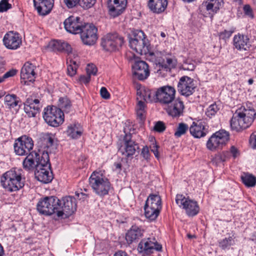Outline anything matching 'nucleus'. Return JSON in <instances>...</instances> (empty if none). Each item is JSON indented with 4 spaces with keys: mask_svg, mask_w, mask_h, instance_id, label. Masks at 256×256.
Listing matches in <instances>:
<instances>
[{
    "mask_svg": "<svg viewBox=\"0 0 256 256\" xmlns=\"http://www.w3.org/2000/svg\"><path fill=\"white\" fill-rule=\"evenodd\" d=\"M230 152L234 158H236L238 154V149L234 146H231Z\"/></svg>",
    "mask_w": 256,
    "mask_h": 256,
    "instance_id": "nucleus-64",
    "label": "nucleus"
},
{
    "mask_svg": "<svg viewBox=\"0 0 256 256\" xmlns=\"http://www.w3.org/2000/svg\"><path fill=\"white\" fill-rule=\"evenodd\" d=\"M79 0H64L65 4L69 8L76 6L78 4H79Z\"/></svg>",
    "mask_w": 256,
    "mask_h": 256,
    "instance_id": "nucleus-50",
    "label": "nucleus"
},
{
    "mask_svg": "<svg viewBox=\"0 0 256 256\" xmlns=\"http://www.w3.org/2000/svg\"><path fill=\"white\" fill-rule=\"evenodd\" d=\"M44 151L38 150V152L32 151L28 153L22 162L24 168L27 170H36V166L40 164L42 160V154Z\"/></svg>",
    "mask_w": 256,
    "mask_h": 256,
    "instance_id": "nucleus-18",
    "label": "nucleus"
},
{
    "mask_svg": "<svg viewBox=\"0 0 256 256\" xmlns=\"http://www.w3.org/2000/svg\"><path fill=\"white\" fill-rule=\"evenodd\" d=\"M80 18L70 16L66 18L64 22V26L66 30L72 34H78L82 31L84 25L80 20Z\"/></svg>",
    "mask_w": 256,
    "mask_h": 256,
    "instance_id": "nucleus-20",
    "label": "nucleus"
},
{
    "mask_svg": "<svg viewBox=\"0 0 256 256\" xmlns=\"http://www.w3.org/2000/svg\"><path fill=\"white\" fill-rule=\"evenodd\" d=\"M66 132L68 135L72 138H78L82 134L81 128L78 124L68 126Z\"/></svg>",
    "mask_w": 256,
    "mask_h": 256,
    "instance_id": "nucleus-35",
    "label": "nucleus"
},
{
    "mask_svg": "<svg viewBox=\"0 0 256 256\" xmlns=\"http://www.w3.org/2000/svg\"><path fill=\"white\" fill-rule=\"evenodd\" d=\"M100 94L101 96L106 100H108L110 98V94L107 89L105 87H102L100 90Z\"/></svg>",
    "mask_w": 256,
    "mask_h": 256,
    "instance_id": "nucleus-57",
    "label": "nucleus"
},
{
    "mask_svg": "<svg viewBox=\"0 0 256 256\" xmlns=\"http://www.w3.org/2000/svg\"><path fill=\"white\" fill-rule=\"evenodd\" d=\"M224 4V0H204L200 6L199 10L201 13L205 10L216 13L223 6Z\"/></svg>",
    "mask_w": 256,
    "mask_h": 256,
    "instance_id": "nucleus-25",
    "label": "nucleus"
},
{
    "mask_svg": "<svg viewBox=\"0 0 256 256\" xmlns=\"http://www.w3.org/2000/svg\"><path fill=\"white\" fill-rule=\"evenodd\" d=\"M190 134L195 138H200L205 136L208 130L205 128L204 122L202 120L193 122L189 128Z\"/></svg>",
    "mask_w": 256,
    "mask_h": 256,
    "instance_id": "nucleus-23",
    "label": "nucleus"
},
{
    "mask_svg": "<svg viewBox=\"0 0 256 256\" xmlns=\"http://www.w3.org/2000/svg\"><path fill=\"white\" fill-rule=\"evenodd\" d=\"M124 42V38L116 32L108 33L101 40V46L106 51L118 50Z\"/></svg>",
    "mask_w": 256,
    "mask_h": 256,
    "instance_id": "nucleus-8",
    "label": "nucleus"
},
{
    "mask_svg": "<svg viewBox=\"0 0 256 256\" xmlns=\"http://www.w3.org/2000/svg\"><path fill=\"white\" fill-rule=\"evenodd\" d=\"M44 140L45 147L47 150H44L42 154V160L40 164L36 166L34 172L36 178L40 182L44 184H48L52 182L53 176L52 171H50L51 164L50 162V157L48 150L52 152V150L56 148V144H54V138L50 134H44L42 138Z\"/></svg>",
    "mask_w": 256,
    "mask_h": 256,
    "instance_id": "nucleus-1",
    "label": "nucleus"
},
{
    "mask_svg": "<svg viewBox=\"0 0 256 256\" xmlns=\"http://www.w3.org/2000/svg\"><path fill=\"white\" fill-rule=\"evenodd\" d=\"M182 68L184 70L192 71L195 68V65L190 60H186L182 65Z\"/></svg>",
    "mask_w": 256,
    "mask_h": 256,
    "instance_id": "nucleus-45",
    "label": "nucleus"
},
{
    "mask_svg": "<svg viewBox=\"0 0 256 256\" xmlns=\"http://www.w3.org/2000/svg\"><path fill=\"white\" fill-rule=\"evenodd\" d=\"M96 0H80L79 5L84 9H88L94 5Z\"/></svg>",
    "mask_w": 256,
    "mask_h": 256,
    "instance_id": "nucleus-44",
    "label": "nucleus"
},
{
    "mask_svg": "<svg viewBox=\"0 0 256 256\" xmlns=\"http://www.w3.org/2000/svg\"><path fill=\"white\" fill-rule=\"evenodd\" d=\"M58 106L61 110L63 109L64 111L68 112L71 107V102L66 96L62 97L58 100Z\"/></svg>",
    "mask_w": 256,
    "mask_h": 256,
    "instance_id": "nucleus-40",
    "label": "nucleus"
},
{
    "mask_svg": "<svg viewBox=\"0 0 256 256\" xmlns=\"http://www.w3.org/2000/svg\"><path fill=\"white\" fill-rule=\"evenodd\" d=\"M230 140L229 132L224 130H220L214 133L206 142L207 148L214 150L217 148H222Z\"/></svg>",
    "mask_w": 256,
    "mask_h": 256,
    "instance_id": "nucleus-9",
    "label": "nucleus"
},
{
    "mask_svg": "<svg viewBox=\"0 0 256 256\" xmlns=\"http://www.w3.org/2000/svg\"><path fill=\"white\" fill-rule=\"evenodd\" d=\"M34 146L32 138L26 135L18 138L14 145V152L18 156L27 155L30 152Z\"/></svg>",
    "mask_w": 256,
    "mask_h": 256,
    "instance_id": "nucleus-13",
    "label": "nucleus"
},
{
    "mask_svg": "<svg viewBox=\"0 0 256 256\" xmlns=\"http://www.w3.org/2000/svg\"><path fill=\"white\" fill-rule=\"evenodd\" d=\"M244 12V14L252 18H254L253 14H252V10L248 4H246L244 6L243 8Z\"/></svg>",
    "mask_w": 256,
    "mask_h": 256,
    "instance_id": "nucleus-53",
    "label": "nucleus"
},
{
    "mask_svg": "<svg viewBox=\"0 0 256 256\" xmlns=\"http://www.w3.org/2000/svg\"><path fill=\"white\" fill-rule=\"evenodd\" d=\"M232 31L224 30L222 32H220L219 36L220 38L226 40L232 34Z\"/></svg>",
    "mask_w": 256,
    "mask_h": 256,
    "instance_id": "nucleus-54",
    "label": "nucleus"
},
{
    "mask_svg": "<svg viewBox=\"0 0 256 256\" xmlns=\"http://www.w3.org/2000/svg\"><path fill=\"white\" fill-rule=\"evenodd\" d=\"M166 64L168 66L170 70L172 68H174L176 66V62L171 58H166V60H165Z\"/></svg>",
    "mask_w": 256,
    "mask_h": 256,
    "instance_id": "nucleus-63",
    "label": "nucleus"
},
{
    "mask_svg": "<svg viewBox=\"0 0 256 256\" xmlns=\"http://www.w3.org/2000/svg\"><path fill=\"white\" fill-rule=\"evenodd\" d=\"M124 146L119 148L118 152L127 158L134 156L139 150L138 144L132 140L131 134H126L123 138Z\"/></svg>",
    "mask_w": 256,
    "mask_h": 256,
    "instance_id": "nucleus-17",
    "label": "nucleus"
},
{
    "mask_svg": "<svg viewBox=\"0 0 256 256\" xmlns=\"http://www.w3.org/2000/svg\"><path fill=\"white\" fill-rule=\"evenodd\" d=\"M132 74L140 80L146 79L150 76L149 66L146 62L143 60L135 62L132 66Z\"/></svg>",
    "mask_w": 256,
    "mask_h": 256,
    "instance_id": "nucleus-19",
    "label": "nucleus"
},
{
    "mask_svg": "<svg viewBox=\"0 0 256 256\" xmlns=\"http://www.w3.org/2000/svg\"><path fill=\"white\" fill-rule=\"evenodd\" d=\"M158 66L159 68L158 70V72L160 70H164L166 72L170 70L164 60H163L162 62H159L158 64Z\"/></svg>",
    "mask_w": 256,
    "mask_h": 256,
    "instance_id": "nucleus-52",
    "label": "nucleus"
},
{
    "mask_svg": "<svg viewBox=\"0 0 256 256\" xmlns=\"http://www.w3.org/2000/svg\"><path fill=\"white\" fill-rule=\"evenodd\" d=\"M145 108L146 104H144V102H143L142 100H138L136 106V110L146 111Z\"/></svg>",
    "mask_w": 256,
    "mask_h": 256,
    "instance_id": "nucleus-60",
    "label": "nucleus"
},
{
    "mask_svg": "<svg viewBox=\"0 0 256 256\" xmlns=\"http://www.w3.org/2000/svg\"><path fill=\"white\" fill-rule=\"evenodd\" d=\"M49 46L53 51L66 52L68 56L72 51L71 46L68 43L62 40H53L50 43Z\"/></svg>",
    "mask_w": 256,
    "mask_h": 256,
    "instance_id": "nucleus-32",
    "label": "nucleus"
},
{
    "mask_svg": "<svg viewBox=\"0 0 256 256\" xmlns=\"http://www.w3.org/2000/svg\"><path fill=\"white\" fill-rule=\"evenodd\" d=\"M64 114L60 108L54 106L45 108L43 118L46 124L52 127H58L64 122Z\"/></svg>",
    "mask_w": 256,
    "mask_h": 256,
    "instance_id": "nucleus-6",
    "label": "nucleus"
},
{
    "mask_svg": "<svg viewBox=\"0 0 256 256\" xmlns=\"http://www.w3.org/2000/svg\"><path fill=\"white\" fill-rule=\"evenodd\" d=\"M90 80V76L88 75H82L79 78V82L81 84H87L89 83Z\"/></svg>",
    "mask_w": 256,
    "mask_h": 256,
    "instance_id": "nucleus-55",
    "label": "nucleus"
},
{
    "mask_svg": "<svg viewBox=\"0 0 256 256\" xmlns=\"http://www.w3.org/2000/svg\"><path fill=\"white\" fill-rule=\"evenodd\" d=\"M144 210L146 217L151 221L154 220L158 218L161 210L146 206H144Z\"/></svg>",
    "mask_w": 256,
    "mask_h": 256,
    "instance_id": "nucleus-38",
    "label": "nucleus"
},
{
    "mask_svg": "<svg viewBox=\"0 0 256 256\" xmlns=\"http://www.w3.org/2000/svg\"><path fill=\"white\" fill-rule=\"evenodd\" d=\"M127 4V0H108V6L110 14L116 17L122 13Z\"/></svg>",
    "mask_w": 256,
    "mask_h": 256,
    "instance_id": "nucleus-22",
    "label": "nucleus"
},
{
    "mask_svg": "<svg viewBox=\"0 0 256 256\" xmlns=\"http://www.w3.org/2000/svg\"><path fill=\"white\" fill-rule=\"evenodd\" d=\"M98 29L92 24L85 23L79 34H80V38L85 45L92 46L94 44L98 38Z\"/></svg>",
    "mask_w": 256,
    "mask_h": 256,
    "instance_id": "nucleus-12",
    "label": "nucleus"
},
{
    "mask_svg": "<svg viewBox=\"0 0 256 256\" xmlns=\"http://www.w3.org/2000/svg\"><path fill=\"white\" fill-rule=\"evenodd\" d=\"M250 142L254 148H256V131L254 132L250 136Z\"/></svg>",
    "mask_w": 256,
    "mask_h": 256,
    "instance_id": "nucleus-59",
    "label": "nucleus"
},
{
    "mask_svg": "<svg viewBox=\"0 0 256 256\" xmlns=\"http://www.w3.org/2000/svg\"><path fill=\"white\" fill-rule=\"evenodd\" d=\"M256 116L254 106L251 104L241 106L233 115L230 124L232 130L240 132L250 127Z\"/></svg>",
    "mask_w": 256,
    "mask_h": 256,
    "instance_id": "nucleus-2",
    "label": "nucleus"
},
{
    "mask_svg": "<svg viewBox=\"0 0 256 256\" xmlns=\"http://www.w3.org/2000/svg\"><path fill=\"white\" fill-rule=\"evenodd\" d=\"M188 200V198H186L182 194H178L176 196V202L180 207L182 206L183 208L186 206Z\"/></svg>",
    "mask_w": 256,
    "mask_h": 256,
    "instance_id": "nucleus-42",
    "label": "nucleus"
},
{
    "mask_svg": "<svg viewBox=\"0 0 256 256\" xmlns=\"http://www.w3.org/2000/svg\"><path fill=\"white\" fill-rule=\"evenodd\" d=\"M242 183L247 187H254L256 184V177L252 174L244 172L241 176Z\"/></svg>",
    "mask_w": 256,
    "mask_h": 256,
    "instance_id": "nucleus-36",
    "label": "nucleus"
},
{
    "mask_svg": "<svg viewBox=\"0 0 256 256\" xmlns=\"http://www.w3.org/2000/svg\"><path fill=\"white\" fill-rule=\"evenodd\" d=\"M90 184L95 193L100 196L108 194L110 183L100 172H94L89 178Z\"/></svg>",
    "mask_w": 256,
    "mask_h": 256,
    "instance_id": "nucleus-4",
    "label": "nucleus"
},
{
    "mask_svg": "<svg viewBox=\"0 0 256 256\" xmlns=\"http://www.w3.org/2000/svg\"><path fill=\"white\" fill-rule=\"evenodd\" d=\"M136 94L138 96V97L137 98V100L138 101L140 100L139 99H140V100H146V92L144 90H142L140 89L137 90Z\"/></svg>",
    "mask_w": 256,
    "mask_h": 256,
    "instance_id": "nucleus-58",
    "label": "nucleus"
},
{
    "mask_svg": "<svg viewBox=\"0 0 256 256\" xmlns=\"http://www.w3.org/2000/svg\"><path fill=\"white\" fill-rule=\"evenodd\" d=\"M144 230L140 226L134 225L127 232L126 240L128 244L138 241L143 236Z\"/></svg>",
    "mask_w": 256,
    "mask_h": 256,
    "instance_id": "nucleus-29",
    "label": "nucleus"
},
{
    "mask_svg": "<svg viewBox=\"0 0 256 256\" xmlns=\"http://www.w3.org/2000/svg\"><path fill=\"white\" fill-rule=\"evenodd\" d=\"M234 44L238 50H247L250 44V39L247 36L238 34L234 38Z\"/></svg>",
    "mask_w": 256,
    "mask_h": 256,
    "instance_id": "nucleus-31",
    "label": "nucleus"
},
{
    "mask_svg": "<svg viewBox=\"0 0 256 256\" xmlns=\"http://www.w3.org/2000/svg\"><path fill=\"white\" fill-rule=\"evenodd\" d=\"M170 106H168L166 109L168 114L172 118H178L182 114L184 109L183 102L179 98L174 100Z\"/></svg>",
    "mask_w": 256,
    "mask_h": 256,
    "instance_id": "nucleus-26",
    "label": "nucleus"
},
{
    "mask_svg": "<svg viewBox=\"0 0 256 256\" xmlns=\"http://www.w3.org/2000/svg\"><path fill=\"white\" fill-rule=\"evenodd\" d=\"M162 248V246L158 244L154 238H148L140 242L137 250L139 253L143 255H148L153 253L154 250L160 251Z\"/></svg>",
    "mask_w": 256,
    "mask_h": 256,
    "instance_id": "nucleus-15",
    "label": "nucleus"
},
{
    "mask_svg": "<svg viewBox=\"0 0 256 256\" xmlns=\"http://www.w3.org/2000/svg\"><path fill=\"white\" fill-rule=\"evenodd\" d=\"M22 105L24 106V112L29 118L36 117L40 113L41 107L40 102L34 96L32 95L28 97Z\"/></svg>",
    "mask_w": 256,
    "mask_h": 256,
    "instance_id": "nucleus-16",
    "label": "nucleus"
},
{
    "mask_svg": "<svg viewBox=\"0 0 256 256\" xmlns=\"http://www.w3.org/2000/svg\"><path fill=\"white\" fill-rule=\"evenodd\" d=\"M218 110L219 109L216 104H212L207 108L206 114L209 118H211L215 115Z\"/></svg>",
    "mask_w": 256,
    "mask_h": 256,
    "instance_id": "nucleus-43",
    "label": "nucleus"
},
{
    "mask_svg": "<svg viewBox=\"0 0 256 256\" xmlns=\"http://www.w3.org/2000/svg\"><path fill=\"white\" fill-rule=\"evenodd\" d=\"M18 70L16 69L12 68L6 72L2 76L4 80L6 79L14 76L17 74Z\"/></svg>",
    "mask_w": 256,
    "mask_h": 256,
    "instance_id": "nucleus-51",
    "label": "nucleus"
},
{
    "mask_svg": "<svg viewBox=\"0 0 256 256\" xmlns=\"http://www.w3.org/2000/svg\"><path fill=\"white\" fill-rule=\"evenodd\" d=\"M234 244V238L232 236L226 238L218 242L219 246L223 250L229 249L230 246Z\"/></svg>",
    "mask_w": 256,
    "mask_h": 256,
    "instance_id": "nucleus-39",
    "label": "nucleus"
},
{
    "mask_svg": "<svg viewBox=\"0 0 256 256\" xmlns=\"http://www.w3.org/2000/svg\"><path fill=\"white\" fill-rule=\"evenodd\" d=\"M168 4V0H148V6L153 13L160 14L166 8Z\"/></svg>",
    "mask_w": 256,
    "mask_h": 256,
    "instance_id": "nucleus-30",
    "label": "nucleus"
},
{
    "mask_svg": "<svg viewBox=\"0 0 256 256\" xmlns=\"http://www.w3.org/2000/svg\"><path fill=\"white\" fill-rule=\"evenodd\" d=\"M9 0H2L0 2V12H6L12 8L11 4L8 3Z\"/></svg>",
    "mask_w": 256,
    "mask_h": 256,
    "instance_id": "nucleus-46",
    "label": "nucleus"
},
{
    "mask_svg": "<svg viewBox=\"0 0 256 256\" xmlns=\"http://www.w3.org/2000/svg\"><path fill=\"white\" fill-rule=\"evenodd\" d=\"M149 42L142 30H136L134 32V38L129 39L130 48L140 55L146 54L148 51Z\"/></svg>",
    "mask_w": 256,
    "mask_h": 256,
    "instance_id": "nucleus-5",
    "label": "nucleus"
},
{
    "mask_svg": "<svg viewBox=\"0 0 256 256\" xmlns=\"http://www.w3.org/2000/svg\"><path fill=\"white\" fill-rule=\"evenodd\" d=\"M137 118L140 120H144L146 118V111L136 110Z\"/></svg>",
    "mask_w": 256,
    "mask_h": 256,
    "instance_id": "nucleus-62",
    "label": "nucleus"
},
{
    "mask_svg": "<svg viewBox=\"0 0 256 256\" xmlns=\"http://www.w3.org/2000/svg\"><path fill=\"white\" fill-rule=\"evenodd\" d=\"M159 146L156 143L152 144L151 146H150V148L151 152H152L154 156L158 159L159 158V153L158 151V148Z\"/></svg>",
    "mask_w": 256,
    "mask_h": 256,
    "instance_id": "nucleus-56",
    "label": "nucleus"
},
{
    "mask_svg": "<svg viewBox=\"0 0 256 256\" xmlns=\"http://www.w3.org/2000/svg\"><path fill=\"white\" fill-rule=\"evenodd\" d=\"M144 206L161 210L162 200L160 196L156 194H150Z\"/></svg>",
    "mask_w": 256,
    "mask_h": 256,
    "instance_id": "nucleus-34",
    "label": "nucleus"
},
{
    "mask_svg": "<svg viewBox=\"0 0 256 256\" xmlns=\"http://www.w3.org/2000/svg\"><path fill=\"white\" fill-rule=\"evenodd\" d=\"M36 66L32 64L26 62L22 67L20 72V78L22 80H27L30 82L35 80L36 74L34 72Z\"/></svg>",
    "mask_w": 256,
    "mask_h": 256,
    "instance_id": "nucleus-28",
    "label": "nucleus"
},
{
    "mask_svg": "<svg viewBox=\"0 0 256 256\" xmlns=\"http://www.w3.org/2000/svg\"><path fill=\"white\" fill-rule=\"evenodd\" d=\"M0 182L3 188L7 190L16 192L24 187V179L22 178L19 170L13 168L2 174Z\"/></svg>",
    "mask_w": 256,
    "mask_h": 256,
    "instance_id": "nucleus-3",
    "label": "nucleus"
},
{
    "mask_svg": "<svg viewBox=\"0 0 256 256\" xmlns=\"http://www.w3.org/2000/svg\"><path fill=\"white\" fill-rule=\"evenodd\" d=\"M86 74L89 76L94 75L95 76L97 72V68L94 64H88L86 68Z\"/></svg>",
    "mask_w": 256,
    "mask_h": 256,
    "instance_id": "nucleus-47",
    "label": "nucleus"
},
{
    "mask_svg": "<svg viewBox=\"0 0 256 256\" xmlns=\"http://www.w3.org/2000/svg\"><path fill=\"white\" fill-rule=\"evenodd\" d=\"M154 130L157 132H162L166 130V126L164 122H157L154 126Z\"/></svg>",
    "mask_w": 256,
    "mask_h": 256,
    "instance_id": "nucleus-48",
    "label": "nucleus"
},
{
    "mask_svg": "<svg viewBox=\"0 0 256 256\" xmlns=\"http://www.w3.org/2000/svg\"><path fill=\"white\" fill-rule=\"evenodd\" d=\"M4 102L8 109H14L16 112L21 108L23 104L20 97L15 94H6L4 98Z\"/></svg>",
    "mask_w": 256,
    "mask_h": 256,
    "instance_id": "nucleus-27",
    "label": "nucleus"
},
{
    "mask_svg": "<svg viewBox=\"0 0 256 256\" xmlns=\"http://www.w3.org/2000/svg\"><path fill=\"white\" fill-rule=\"evenodd\" d=\"M68 64V74L72 76L76 74V70L78 66V64L77 63L76 60L72 58V56L70 55L67 58Z\"/></svg>",
    "mask_w": 256,
    "mask_h": 256,
    "instance_id": "nucleus-37",
    "label": "nucleus"
},
{
    "mask_svg": "<svg viewBox=\"0 0 256 256\" xmlns=\"http://www.w3.org/2000/svg\"><path fill=\"white\" fill-rule=\"evenodd\" d=\"M196 86L194 79L188 76H182L179 80L177 88L178 92L182 96L186 97L192 94L195 91Z\"/></svg>",
    "mask_w": 256,
    "mask_h": 256,
    "instance_id": "nucleus-14",
    "label": "nucleus"
},
{
    "mask_svg": "<svg viewBox=\"0 0 256 256\" xmlns=\"http://www.w3.org/2000/svg\"><path fill=\"white\" fill-rule=\"evenodd\" d=\"M226 160V157L223 154H219L216 156L212 160V162L214 164L217 162H224Z\"/></svg>",
    "mask_w": 256,
    "mask_h": 256,
    "instance_id": "nucleus-61",
    "label": "nucleus"
},
{
    "mask_svg": "<svg viewBox=\"0 0 256 256\" xmlns=\"http://www.w3.org/2000/svg\"><path fill=\"white\" fill-rule=\"evenodd\" d=\"M189 128L187 124L180 122L178 124L174 135L176 138H180L182 136L186 134Z\"/></svg>",
    "mask_w": 256,
    "mask_h": 256,
    "instance_id": "nucleus-41",
    "label": "nucleus"
},
{
    "mask_svg": "<svg viewBox=\"0 0 256 256\" xmlns=\"http://www.w3.org/2000/svg\"><path fill=\"white\" fill-rule=\"evenodd\" d=\"M58 207L57 216L62 217L65 216L66 218L72 215L76 210V199L71 196H65L61 200L59 199Z\"/></svg>",
    "mask_w": 256,
    "mask_h": 256,
    "instance_id": "nucleus-10",
    "label": "nucleus"
},
{
    "mask_svg": "<svg viewBox=\"0 0 256 256\" xmlns=\"http://www.w3.org/2000/svg\"><path fill=\"white\" fill-rule=\"evenodd\" d=\"M33 2L34 6L38 14L46 16L52 10L54 0H33Z\"/></svg>",
    "mask_w": 256,
    "mask_h": 256,
    "instance_id": "nucleus-24",
    "label": "nucleus"
},
{
    "mask_svg": "<svg viewBox=\"0 0 256 256\" xmlns=\"http://www.w3.org/2000/svg\"><path fill=\"white\" fill-rule=\"evenodd\" d=\"M141 155L146 160L150 158V152L148 147L146 146L143 147L141 152Z\"/></svg>",
    "mask_w": 256,
    "mask_h": 256,
    "instance_id": "nucleus-49",
    "label": "nucleus"
},
{
    "mask_svg": "<svg viewBox=\"0 0 256 256\" xmlns=\"http://www.w3.org/2000/svg\"><path fill=\"white\" fill-rule=\"evenodd\" d=\"M3 42L6 47L10 50H16L20 46L22 40L18 32L10 31L4 36Z\"/></svg>",
    "mask_w": 256,
    "mask_h": 256,
    "instance_id": "nucleus-21",
    "label": "nucleus"
},
{
    "mask_svg": "<svg viewBox=\"0 0 256 256\" xmlns=\"http://www.w3.org/2000/svg\"><path fill=\"white\" fill-rule=\"evenodd\" d=\"M59 199L54 196H46L40 198L36 204L40 214L50 216L58 213Z\"/></svg>",
    "mask_w": 256,
    "mask_h": 256,
    "instance_id": "nucleus-7",
    "label": "nucleus"
},
{
    "mask_svg": "<svg viewBox=\"0 0 256 256\" xmlns=\"http://www.w3.org/2000/svg\"><path fill=\"white\" fill-rule=\"evenodd\" d=\"M176 90L170 86H164L157 89L156 94V100L162 105H168L172 103L175 98Z\"/></svg>",
    "mask_w": 256,
    "mask_h": 256,
    "instance_id": "nucleus-11",
    "label": "nucleus"
},
{
    "mask_svg": "<svg viewBox=\"0 0 256 256\" xmlns=\"http://www.w3.org/2000/svg\"><path fill=\"white\" fill-rule=\"evenodd\" d=\"M183 209L186 210V212L188 216H194L200 211V207L198 202L190 198Z\"/></svg>",
    "mask_w": 256,
    "mask_h": 256,
    "instance_id": "nucleus-33",
    "label": "nucleus"
}]
</instances>
